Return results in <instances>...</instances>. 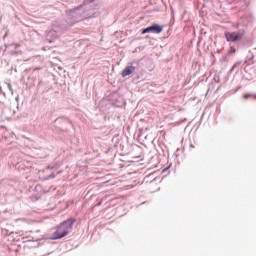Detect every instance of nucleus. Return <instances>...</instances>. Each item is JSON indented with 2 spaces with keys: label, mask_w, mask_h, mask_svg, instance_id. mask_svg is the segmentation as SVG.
Here are the masks:
<instances>
[{
  "label": "nucleus",
  "mask_w": 256,
  "mask_h": 256,
  "mask_svg": "<svg viewBox=\"0 0 256 256\" xmlns=\"http://www.w3.org/2000/svg\"><path fill=\"white\" fill-rule=\"evenodd\" d=\"M75 223V219H68L67 221L61 223L56 232L54 233L55 239H63V237L67 236L69 231L73 229V224Z\"/></svg>",
  "instance_id": "f257e3e1"
},
{
  "label": "nucleus",
  "mask_w": 256,
  "mask_h": 256,
  "mask_svg": "<svg viewBox=\"0 0 256 256\" xmlns=\"http://www.w3.org/2000/svg\"><path fill=\"white\" fill-rule=\"evenodd\" d=\"M243 35H245V32L243 31L225 32L226 41H231L232 43H235V41H241V39H243Z\"/></svg>",
  "instance_id": "f03ea898"
},
{
  "label": "nucleus",
  "mask_w": 256,
  "mask_h": 256,
  "mask_svg": "<svg viewBox=\"0 0 256 256\" xmlns=\"http://www.w3.org/2000/svg\"><path fill=\"white\" fill-rule=\"evenodd\" d=\"M162 31H163V26H159V25L155 24V25H152V26H149V27L145 28L142 31V35H145V33H156V34H159Z\"/></svg>",
  "instance_id": "7ed1b4c3"
},
{
  "label": "nucleus",
  "mask_w": 256,
  "mask_h": 256,
  "mask_svg": "<svg viewBox=\"0 0 256 256\" xmlns=\"http://www.w3.org/2000/svg\"><path fill=\"white\" fill-rule=\"evenodd\" d=\"M135 72V66H127L123 71H122V77H127L131 75V73Z\"/></svg>",
  "instance_id": "20e7f679"
},
{
  "label": "nucleus",
  "mask_w": 256,
  "mask_h": 256,
  "mask_svg": "<svg viewBox=\"0 0 256 256\" xmlns=\"http://www.w3.org/2000/svg\"><path fill=\"white\" fill-rule=\"evenodd\" d=\"M243 97H244V99H249V97H252V95L251 94H244Z\"/></svg>",
  "instance_id": "39448f33"
},
{
  "label": "nucleus",
  "mask_w": 256,
  "mask_h": 256,
  "mask_svg": "<svg viewBox=\"0 0 256 256\" xmlns=\"http://www.w3.org/2000/svg\"><path fill=\"white\" fill-rule=\"evenodd\" d=\"M252 97H254V99H256V94L252 95Z\"/></svg>",
  "instance_id": "423d86ee"
}]
</instances>
